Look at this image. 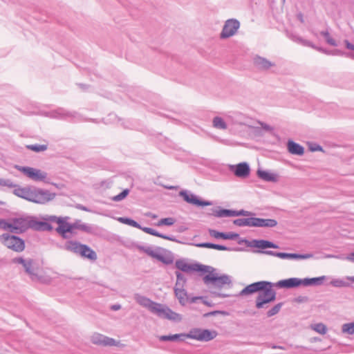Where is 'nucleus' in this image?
Returning a JSON list of instances; mask_svg holds the SVG:
<instances>
[{
	"label": "nucleus",
	"instance_id": "13d9d810",
	"mask_svg": "<svg viewBox=\"0 0 354 354\" xmlns=\"http://www.w3.org/2000/svg\"><path fill=\"white\" fill-rule=\"evenodd\" d=\"M330 284L332 286H333L334 287H342V286H345V282L342 280L336 279V280H333L330 282Z\"/></svg>",
	"mask_w": 354,
	"mask_h": 354
},
{
	"label": "nucleus",
	"instance_id": "8fccbe9b",
	"mask_svg": "<svg viewBox=\"0 0 354 354\" xmlns=\"http://www.w3.org/2000/svg\"><path fill=\"white\" fill-rule=\"evenodd\" d=\"M175 223V219L172 217H168V218H164L160 219L158 223H157L158 226L161 225H167L170 226L172 225Z\"/></svg>",
	"mask_w": 354,
	"mask_h": 354
},
{
	"label": "nucleus",
	"instance_id": "cd10ccee",
	"mask_svg": "<svg viewBox=\"0 0 354 354\" xmlns=\"http://www.w3.org/2000/svg\"><path fill=\"white\" fill-rule=\"evenodd\" d=\"M212 212L211 214L218 218L234 216V210L221 209L220 207L212 209Z\"/></svg>",
	"mask_w": 354,
	"mask_h": 354
},
{
	"label": "nucleus",
	"instance_id": "c03bdc74",
	"mask_svg": "<svg viewBox=\"0 0 354 354\" xmlns=\"http://www.w3.org/2000/svg\"><path fill=\"white\" fill-rule=\"evenodd\" d=\"M320 34L325 38L327 44H330L332 46H337L336 41L330 37V33L328 32V30H323L320 32Z\"/></svg>",
	"mask_w": 354,
	"mask_h": 354
},
{
	"label": "nucleus",
	"instance_id": "72a5a7b5",
	"mask_svg": "<svg viewBox=\"0 0 354 354\" xmlns=\"http://www.w3.org/2000/svg\"><path fill=\"white\" fill-rule=\"evenodd\" d=\"M288 37L291 40H292L293 41H295L296 43L300 44L303 46L315 48V45L311 41L304 39L303 38H301V37H299V35H297L295 33H292V32L288 33Z\"/></svg>",
	"mask_w": 354,
	"mask_h": 354
},
{
	"label": "nucleus",
	"instance_id": "7c9ffc66",
	"mask_svg": "<svg viewBox=\"0 0 354 354\" xmlns=\"http://www.w3.org/2000/svg\"><path fill=\"white\" fill-rule=\"evenodd\" d=\"M277 223L275 219L256 218V227H274Z\"/></svg>",
	"mask_w": 354,
	"mask_h": 354
},
{
	"label": "nucleus",
	"instance_id": "f8f14e48",
	"mask_svg": "<svg viewBox=\"0 0 354 354\" xmlns=\"http://www.w3.org/2000/svg\"><path fill=\"white\" fill-rule=\"evenodd\" d=\"M158 317L166 319L176 322H179L182 319L180 314L173 311L167 306L160 304V307H158L155 313Z\"/></svg>",
	"mask_w": 354,
	"mask_h": 354
},
{
	"label": "nucleus",
	"instance_id": "dca6fc26",
	"mask_svg": "<svg viewBox=\"0 0 354 354\" xmlns=\"http://www.w3.org/2000/svg\"><path fill=\"white\" fill-rule=\"evenodd\" d=\"M229 169L236 177L245 178L250 176V167L248 162H243L236 165H230Z\"/></svg>",
	"mask_w": 354,
	"mask_h": 354
},
{
	"label": "nucleus",
	"instance_id": "a18cd8bd",
	"mask_svg": "<svg viewBox=\"0 0 354 354\" xmlns=\"http://www.w3.org/2000/svg\"><path fill=\"white\" fill-rule=\"evenodd\" d=\"M342 330L344 333L348 335L354 334V322H349L344 324L342 326Z\"/></svg>",
	"mask_w": 354,
	"mask_h": 354
},
{
	"label": "nucleus",
	"instance_id": "a878e982",
	"mask_svg": "<svg viewBox=\"0 0 354 354\" xmlns=\"http://www.w3.org/2000/svg\"><path fill=\"white\" fill-rule=\"evenodd\" d=\"M257 174L260 179L266 182L276 183L278 180V176L276 174L270 173L261 169L257 170Z\"/></svg>",
	"mask_w": 354,
	"mask_h": 354
},
{
	"label": "nucleus",
	"instance_id": "a19ab883",
	"mask_svg": "<svg viewBox=\"0 0 354 354\" xmlns=\"http://www.w3.org/2000/svg\"><path fill=\"white\" fill-rule=\"evenodd\" d=\"M118 221L123 224L129 225L138 229L141 228V225L138 222L128 217H119Z\"/></svg>",
	"mask_w": 354,
	"mask_h": 354
},
{
	"label": "nucleus",
	"instance_id": "0e129e2a",
	"mask_svg": "<svg viewBox=\"0 0 354 354\" xmlns=\"http://www.w3.org/2000/svg\"><path fill=\"white\" fill-rule=\"evenodd\" d=\"M259 124H261V127H262L264 130H266V131H272V128L270 125H268V124H266V123H263V122H259Z\"/></svg>",
	"mask_w": 354,
	"mask_h": 354
},
{
	"label": "nucleus",
	"instance_id": "6e6d98bb",
	"mask_svg": "<svg viewBox=\"0 0 354 354\" xmlns=\"http://www.w3.org/2000/svg\"><path fill=\"white\" fill-rule=\"evenodd\" d=\"M234 216H252L254 215V214L252 212L246 211L244 209L241 210H234Z\"/></svg>",
	"mask_w": 354,
	"mask_h": 354
},
{
	"label": "nucleus",
	"instance_id": "4d7b16f0",
	"mask_svg": "<svg viewBox=\"0 0 354 354\" xmlns=\"http://www.w3.org/2000/svg\"><path fill=\"white\" fill-rule=\"evenodd\" d=\"M331 55H344L346 57H351V58L354 59V54L344 53H342L339 50H337V49L332 50Z\"/></svg>",
	"mask_w": 354,
	"mask_h": 354
},
{
	"label": "nucleus",
	"instance_id": "69168bd1",
	"mask_svg": "<svg viewBox=\"0 0 354 354\" xmlns=\"http://www.w3.org/2000/svg\"><path fill=\"white\" fill-rule=\"evenodd\" d=\"M344 44L346 45V48L354 51V44L349 42L348 40H344Z\"/></svg>",
	"mask_w": 354,
	"mask_h": 354
},
{
	"label": "nucleus",
	"instance_id": "f03ea898",
	"mask_svg": "<svg viewBox=\"0 0 354 354\" xmlns=\"http://www.w3.org/2000/svg\"><path fill=\"white\" fill-rule=\"evenodd\" d=\"M14 188L13 194L15 196L37 204H46L56 196L55 193L35 186L22 187L15 184Z\"/></svg>",
	"mask_w": 354,
	"mask_h": 354
},
{
	"label": "nucleus",
	"instance_id": "49530a36",
	"mask_svg": "<svg viewBox=\"0 0 354 354\" xmlns=\"http://www.w3.org/2000/svg\"><path fill=\"white\" fill-rule=\"evenodd\" d=\"M312 328L317 333L322 335H324L327 332L326 326L322 323H318L313 325Z\"/></svg>",
	"mask_w": 354,
	"mask_h": 354
},
{
	"label": "nucleus",
	"instance_id": "9d476101",
	"mask_svg": "<svg viewBox=\"0 0 354 354\" xmlns=\"http://www.w3.org/2000/svg\"><path fill=\"white\" fill-rule=\"evenodd\" d=\"M12 263L21 264L25 272L30 276L32 281H38L39 277L37 274V268L35 266V261L32 259H25L23 257H16L12 259Z\"/></svg>",
	"mask_w": 354,
	"mask_h": 354
},
{
	"label": "nucleus",
	"instance_id": "09e8293b",
	"mask_svg": "<svg viewBox=\"0 0 354 354\" xmlns=\"http://www.w3.org/2000/svg\"><path fill=\"white\" fill-rule=\"evenodd\" d=\"M259 241L258 239H253L252 241H248L247 239H241L238 241L239 244H241L243 243H245L248 247L250 248H258L259 245Z\"/></svg>",
	"mask_w": 354,
	"mask_h": 354
},
{
	"label": "nucleus",
	"instance_id": "423d86ee",
	"mask_svg": "<svg viewBox=\"0 0 354 354\" xmlns=\"http://www.w3.org/2000/svg\"><path fill=\"white\" fill-rule=\"evenodd\" d=\"M0 241L8 248L17 252H21L25 249L24 241L16 235L3 234L0 236Z\"/></svg>",
	"mask_w": 354,
	"mask_h": 354
},
{
	"label": "nucleus",
	"instance_id": "ea45409f",
	"mask_svg": "<svg viewBox=\"0 0 354 354\" xmlns=\"http://www.w3.org/2000/svg\"><path fill=\"white\" fill-rule=\"evenodd\" d=\"M12 217L8 220L0 218V228L4 230H9L10 232L12 233Z\"/></svg>",
	"mask_w": 354,
	"mask_h": 354
},
{
	"label": "nucleus",
	"instance_id": "c756f323",
	"mask_svg": "<svg viewBox=\"0 0 354 354\" xmlns=\"http://www.w3.org/2000/svg\"><path fill=\"white\" fill-rule=\"evenodd\" d=\"M74 223V227L77 230H80L90 234H93L95 232V227L92 225L84 223L80 220L75 221Z\"/></svg>",
	"mask_w": 354,
	"mask_h": 354
},
{
	"label": "nucleus",
	"instance_id": "f3484780",
	"mask_svg": "<svg viewBox=\"0 0 354 354\" xmlns=\"http://www.w3.org/2000/svg\"><path fill=\"white\" fill-rule=\"evenodd\" d=\"M134 299L138 304L147 308L153 314L155 313L158 307H160V303L153 301L149 298L140 294H136L134 295Z\"/></svg>",
	"mask_w": 354,
	"mask_h": 354
},
{
	"label": "nucleus",
	"instance_id": "4c0bfd02",
	"mask_svg": "<svg viewBox=\"0 0 354 354\" xmlns=\"http://www.w3.org/2000/svg\"><path fill=\"white\" fill-rule=\"evenodd\" d=\"M257 248L262 250L267 248H279V245L268 240L259 239Z\"/></svg>",
	"mask_w": 354,
	"mask_h": 354
},
{
	"label": "nucleus",
	"instance_id": "f257e3e1",
	"mask_svg": "<svg viewBox=\"0 0 354 354\" xmlns=\"http://www.w3.org/2000/svg\"><path fill=\"white\" fill-rule=\"evenodd\" d=\"M274 284L268 281H260L248 285L237 296L250 295L259 292L256 297L255 306L258 309L266 308V305L276 299L277 292L272 288Z\"/></svg>",
	"mask_w": 354,
	"mask_h": 354
},
{
	"label": "nucleus",
	"instance_id": "c85d7f7f",
	"mask_svg": "<svg viewBox=\"0 0 354 354\" xmlns=\"http://www.w3.org/2000/svg\"><path fill=\"white\" fill-rule=\"evenodd\" d=\"M256 218L257 217L236 218L233 221V223L239 227H256Z\"/></svg>",
	"mask_w": 354,
	"mask_h": 354
},
{
	"label": "nucleus",
	"instance_id": "79ce46f5",
	"mask_svg": "<svg viewBox=\"0 0 354 354\" xmlns=\"http://www.w3.org/2000/svg\"><path fill=\"white\" fill-rule=\"evenodd\" d=\"M201 334V328H194L192 329L187 334H185V337L200 341Z\"/></svg>",
	"mask_w": 354,
	"mask_h": 354
},
{
	"label": "nucleus",
	"instance_id": "39448f33",
	"mask_svg": "<svg viewBox=\"0 0 354 354\" xmlns=\"http://www.w3.org/2000/svg\"><path fill=\"white\" fill-rule=\"evenodd\" d=\"M33 216L27 214H19L12 217V233L22 234L32 229Z\"/></svg>",
	"mask_w": 354,
	"mask_h": 354
},
{
	"label": "nucleus",
	"instance_id": "412c9836",
	"mask_svg": "<svg viewBox=\"0 0 354 354\" xmlns=\"http://www.w3.org/2000/svg\"><path fill=\"white\" fill-rule=\"evenodd\" d=\"M53 226L46 221H38L37 217L33 216L32 230L35 231H52Z\"/></svg>",
	"mask_w": 354,
	"mask_h": 354
},
{
	"label": "nucleus",
	"instance_id": "2eb2a0df",
	"mask_svg": "<svg viewBox=\"0 0 354 354\" xmlns=\"http://www.w3.org/2000/svg\"><path fill=\"white\" fill-rule=\"evenodd\" d=\"M240 27V22L236 19H227L223 26L221 38L226 39L233 36Z\"/></svg>",
	"mask_w": 354,
	"mask_h": 354
},
{
	"label": "nucleus",
	"instance_id": "5fc2aeb1",
	"mask_svg": "<svg viewBox=\"0 0 354 354\" xmlns=\"http://www.w3.org/2000/svg\"><path fill=\"white\" fill-rule=\"evenodd\" d=\"M217 315H228L229 313L225 310H214L204 314L205 317H209L210 316Z\"/></svg>",
	"mask_w": 354,
	"mask_h": 354
},
{
	"label": "nucleus",
	"instance_id": "473e14b6",
	"mask_svg": "<svg viewBox=\"0 0 354 354\" xmlns=\"http://www.w3.org/2000/svg\"><path fill=\"white\" fill-rule=\"evenodd\" d=\"M58 227L56 228V232L59 233L63 239H71L72 236L67 234V230L64 231L67 228L68 226L71 225V223H67L64 221V218H62L61 222L58 224Z\"/></svg>",
	"mask_w": 354,
	"mask_h": 354
},
{
	"label": "nucleus",
	"instance_id": "680f3d73",
	"mask_svg": "<svg viewBox=\"0 0 354 354\" xmlns=\"http://www.w3.org/2000/svg\"><path fill=\"white\" fill-rule=\"evenodd\" d=\"M74 225H75L74 223H71V225L69 226H68L66 229L63 230L64 231L67 230V234H75L74 230H76V228L74 227Z\"/></svg>",
	"mask_w": 354,
	"mask_h": 354
},
{
	"label": "nucleus",
	"instance_id": "2f4dec72",
	"mask_svg": "<svg viewBox=\"0 0 354 354\" xmlns=\"http://www.w3.org/2000/svg\"><path fill=\"white\" fill-rule=\"evenodd\" d=\"M326 278V276H321L318 277L303 279L304 286H320L324 283Z\"/></svg>",
	"mask_w": 354,
	"mask_h": 354
},
{
	"label": "nucleus",
	"instance_id": "864d4df0",
	"mask_svg": "<svg viewBox=\"0 0 354 354\" xmlns=\"http://www.w3.org/2000/svg\"><path fill=\"white\" fill-rule=\"evenodd\" d=\"M62 218V217H57L56 216H45L42 217L43 220L46 221L48 223L49 222L57 223V224H59V222H61Z\"/></svg>",
	"mask_w": 354,
	"mask_h": 354
},
{
	"label": "nucleus",
	"instance_id": "393cba45",
	"mask_svg": "<svg viewBox=\"0 0 354 354\" xmlns=\"http://www.w3.org/2000/svg\"><path fill=\"white\" fill-rule=\"evenodd\" d=\"M287 147L289 153L291 154L302 156L304 153V147L293 140H288Z\"/></svg>",
	"mask_w": 354,
	"mask_h": 354
},
{
	"label": "nucleus",
	"instance_id": "aec40b11",
	"mask_svg": "<svg viewBox=\"0 0 354 354\" xmlns=\"http://www.w3.org/2000/svg\"><path fill=\"white\" fill-rule=\"evenodd\" d=\"M254 66L259 71H267L270 68L274 66L275 64L259 55H256L253 58Z\"/></svg>",
	"mask_w": 354,
	"mask_h": 354
},
{
	"label": "nucleus",
	"instance_id": "20e7f679",
	"mask_svg": "<svg viewBox=\"0 0 354 354\" xmlns=\"http://www.w3.org/2000/svg\"><path fill=\"white\" fill-rule=\"evenodd\" d=\"M47 116L53 119L64 120L73 122H84L83 116L77 111H71L64 108H57V109L49 111Z\"/></svg>",
	"mask_w": 354,
	"mask_h": 354
},
{
	"label": "nucleus",
	"instance_id": "6e6552de",
	"mask_svg": "<svg viewBox=\"0 0 354 354\" xmlns=\"http://www.w3.org/2000/svg\"><path fill=\"white\" fill-rule=\"evenodd\" d=\"M15 168L21 171L24 176L35 182L49 183L47 178L48 174L39 169L20 165H15Z\"/></svg>",
	"mask_w": 354,
	"mask_h": 354
},
{
	"label": "nucleus",
	"instance_id": "3c124183",
	"mask_svg": "<svg viewBox=\"0 0 354 354\" xmlns=\"http://www.w3.org/2000/svg\"><path fill=\"white\" fill-rule=\"evenodd\" d=\"M129 193V190L128 189H124L122 192H120L119 194L113 197L112 200L113 201H120L125 198Z\"/></svg>",
	"mask_w": 354,
	"mask_h": 354
},
{
	"label": "nucleus",
	"instance_id": "ddd939ff",
	"mask_svg": "<svg viewBox=\"0 0 354 354\" xmlns=\"http://www.w3.org/2000/svg\"><path fill=\"white\" fill-rule=\"evenodd\" d=\"M259 252L270 256H274L282 259H307L313 257V254H297L274 252L272 250H259Z\"/></svg>",
	"mask_w": 354,
	"mask_h": 354
},
{
	"label": "nucleus",
	"instance_id": "c9c22d12",
	"mask_svg": "<svg viewBox=\"0 0 354 354\" xmlns=\"http://www.w3.org/2000/svg\"><path fill=\"white\" fill-rule=\"evenodd\" d=\"M217 333L215 330L201 329L200 341L209 342L216 337Z\"/></svg>",
	"mask_w": 354,
	"mask_h": 354
},
{
	"label": "nucleus",
	"instance_id": "b1692460",
	"mask_svg": "<svg viewBox=\"0 0 354 354\" xmlns=\"http://www.w3.org/2000/svg\"><path fill=\"white\" fill-rule=\"evenodd\" d=\"M209 234L216 239H223L225 240H234L239 237V234L235 232L225 233L211 229L209 230Z\"/></svg>",
	"mask_w": 354,
	"mask_h": 354
},
{
	"label": "nucleus",
	"instance_id": "37998d69",
	"mask_svg": "<svg viewBox=\"0 0 354 354\" xmlns=\"http://www.w3.org/2000/svg\"><path fill=\"white\" fill-rule=\"evenodd\" d=\"M26 148L35 152H41L45 151L48 149L47 145H39V144H34V145H26Z\"/></svg>",
	"mask_w": 354,
	"mask_h": 354
},
{
	"label": "nucleus",
	"instance_id": "774afa93",
	"mask_svg": "<svg viewBox=\"0 0 354 354\" xmlns=\"http://www.w3.org/2000/svg\"><path fill=\"white\" fill-rule=\"evenodd\" d=\"M121 308V306L120 304H114L111 306V309L113 310H118Z\"/></svg>",
	"mask_w": 354,
	"mask_h": 354
},
{
	"label": "nucleus",
	"instance_id": "603ef678",
	"mask_svg": "<svg viewBox=\"0 0 354 354\" xmlns=\"http://www.w3.org/2000/svg\"><path fill=\"white\" fill-rule=\"evenodd\" d=\"M0 186L14 188L15 183L10 179L0 178Z\"/></svg>",
	"mask_w": 354,
	"mask_h": 354
},
{
	"label": "nucleus",
	"instance_id": "5701e85b",
	"mask_svg": "<svg viewBox=\"0 0 354 354\" xmlns=\"http://www.w3.org/2000/svg\"><path fill=\"white\" fill-rule=\"evenodd\" d=\"M174 292L175 297L178 300L179 304L182 306H186L188 303L189 295L187 291L185 289V287L174 288Z\"/></svg>",
	"mask_w": 354,
	"mask_h": 354
},
{
	"label": "nucleus",
	"instance_id": "4468645a",
	"mask_svg": "<svg viewBox=\"0 0 354 354\" xmlns=\"http://www.w3.org/2000/svg\"><path fill=\"white\" fill-rule=\"evenodd\" d=\"M179 196L183 197V200L187 203L197 207L209 206L213 204L212 201L201 200L197 196L187 190H181L179 192Z\"/></svg>",
	"mask_w": 354,
	"mask_h": 354
},
{
	"label": "nucleus",
	"instance_id": "338daca9",
	"mask_svg": "<svg viewBox=\"0 0 354 354\" xmlns=\"http://www.w3.org/2000/svg\"><path fill=\"white\" fill-rule=\"evenodd\" d=\"M310 150L312 151H322V147L319 145L315 144L314 147L310 146Z\"/></svg>",
	"mask_w": 354,
	"mask_h": 354
},
{
	"label": "nucleus",
	"instance_id": "0eeeda50",
	"mask_svg": "<svg viewBox=\"0 0 354 354\" xmlns=\"http://www.w3.org/2000/svg\"><path fill=\"white\" fill-rule=\"evenodd\" d=\"M214 270L212 269L208 272L209 274H206L203 278V282L207 286L212 285L215 288H218L219 289L223 288L225 285L230 286L232 285V280L230 276L227 274H223L220 277L216 276V274H214Z\"/></svg>",
	"mask_w": 354,
	"mask_h": 354
},
{
	"label": "nucleus",
	"instance_id": "e433bc0d",
	"mask_svg": "<svg viewBox=\"0 0 354 354\" xmlns=\"http://www.w3.org/2000/svg\"><path fill=\"white\" fill-rule=\"evenodd\" d=\"M176 281L174 288L185 287L187 283V279L180 271H176Z\"/></svg>",
	"mask_w": 354,
	"mask_h": 354
},
{
	"label": "nucleus",
	"instance_id": "a211bd4d",
	"mask_svg": "<svg viewBox=\"0 0 354 354\" xmlns=\"http://www.w3.org/2000/svg\"><path fill=\"white\" fill-rule=\"evenodd\" d=\"M274 284V286L279 288H295L304 286V282L303 279L292 277L280 280Z\"/></svg>",
	"mask_w": 354,
	"mask_h": 354
},
{
	"label": "nucleus",
	"instance_id": "4be33fe9",
	"mask_svg": "<svg viewBox=\"0 0 354 354\" xmlns=\"http://www.w3.org/2000/svg\"><path fill=\"white\" fill-rule=\"evenodd\" d=\"M196 246L198 248H211L218 250H225V251H240L241 250L239 248H229L223 245L212 243H200L196 244Z\"/></svg>",
	"mask_w": 354,
	"mask_h": 354
},
{
	"label": "nucleus",
	"instance_id": "de8ad7c7",
	"mask_svg": "<svg viewBox=\"0 0 354 354\" xmlns=\"http://www.w3.org/2000/svg\"><path fill=\"white\" fill-rule=\"evenodd\" d=\"M283 306V303H278L274 306H273L271 309H270L267 312V316L268 317H271L275 315H277L281 310V307Z\"/></svg>",
	"mask_w": 354,
	"mask_h": 354
},
{
	"label": "nucleus",
	"instance_id": "bf43d9fd",
	"mask_svg": "<svg viewBox=\"0 0 354 354\" xmlns=\"http://www.w3.org/2000/svg\"><path fill=\"white\" fill-rule=\"evenodd\" d=\"M211 294L214 297H221V298L229 297L230 296V295L221 293V292H217L216 290H212Z\"/></svg>",
	"mask_w": 354,
	"mask_h": 354
},
{
	"label": "nucleus",
	"instance_id": "f704fd0d",
	"mask_svg": "<svg viewBox=\"0 0 354 354\" xmlns=\"http://www.w3.org/2000/svg\"><path fill=\"white\" fill-rule=\"evenodd\" d=\"M185 337V333L180 334H174V335H161L158 337L159 340L161 342H167V341H184Z\"/></svg>",
	"mask_w": 354,
	"mask_h": 354
},
{
	"label": "nucleus",
	"instance_id": "9b49d317",
	"mask_svg": "<svg viewBox=\"0 0 354 354\" xmlns=\"http://www.w3.org/2000/svg\"><path fill=\"white\" fill-rule=\"evenodd\" d=\"M134 245L140 251L144 252L147 255L157 259L165 265H170L174 262V258L171 253L168 255H162L156 252L150 246H143L139 244H135Z\"/></svg>",
	"mask_w": 354,
	"mask_h": 354
},
{
	"label": "nucleus",
	"instance_id": "1a4fd4ad",
	"mask_svg": "<svg viewBox=\"0 0 354 354\" xmlns=\"http://www.w3.org/2000/svg\"><path fill=\"white\" fill-rule=\"evenodd\" d=\"M175 267L178 270L186 273H189L194 271L206 273L209 272L210 269L214 270V268L209 266H204L198 263L189 264L185 259L176 260L175 262Z\"/></svg>",
	"mask_w": 354,
	"mask_h": 354
},
{
	"label": "nucleus",
	"instance_id": "052dcab7",
	"mask_svg": "<svg viewBox=\"0 0 354 354\" xmlns=\"http://www.w3.org/2000/svg\"><path fill=\"white\" fill-rule=\"evenodd\" d=\"M203 299V296H196V297H189V300L188 303L189 304H194L197 302L198 300H201Z\"/></svg>",
	"mask_w": 354,
	"mask_h": 354
},
{
	"label": "nucleus",
	"instance_id": "6ab92c4d",
	"mask_svg": "<svg viewBox=\"0 0 354 354\" xmlns=\"http://www.w3.org/2000/svg\"><path fill=\"white\" fill-rule=\"evenodd\" d=\"M91 342L94 344L105 346L118 345V342L113 338L106 337L100 333H94L91 336Z\"/></svg>",
	"mask_w": 354,
	"mask_h": 354
},
{
	"label": "nucleus",
	"instance_id": "58836bf2",
	"mask_svg": "<svg viewBox=\"0 0 354 354\" xmlns=\"http://www.w3.org/2000/svg\"><path fill=\"white\" fill-rule=\"evenodd\" d=\"M213 127L218 129H226L227 128V124L224 120L218 116H216L213 118Z\"/></svg>",
	"mask_w": 354,
	"mask_h": 354
},
{
	"label": "nucleus",
	"instance_id": "e2e57ef3",
	"mask_svg": "<svg viewBox=\"0 0 354 354\" xmlns=\"http://www.w3.org/2000/svg\"><path fill=\"white\" fill-rule=\"evenodd\" d=\"M201 301L203 302V304H205L207 306H209V307L214 306V305L212 302L207 301L206 297L203 296V299H201Z\"/></svg>",
	"mask_w": 354,
	"mask_h": 354
},
{
	"label": "nucleus",
	"instance_id": "7ed1b4c3",
	"mask_svg": "<svg viewBox=\"0 0 354 354\" xmlns=\"http://www.w3.org/2000/svg\"><path fill=\"white\" fill-rule=\"evenodd\" d=\"M64 249L80 255L82 258L91 261L97 259L95 252L86 244L80 243L76 241H68L64 245Z\"/></svg>",
	"mask_w": 354,
	"mask_h": 354
},
{
	"label": "nucleus",
	"instance_id": "bb28decb",
	"mask_svg": "<svg viewBox=\"0 0 354 354\" xmlns=\"http://www.w3.org/2000/svg\"><path fill=\"white\" fill-rule=\"evenodd\" d=\"M140 230H142L143 232H146V233H147L149 234L155 236L160 237L162 239H166V240H169V241H177V240L175 238V236H169V235H165V234H161V233L157 232L156 230H155L154 229L151 228V227H142L141 226V228H140Z\"/></svg>",
	"mask_w": 354,
	"mask_h": 354
}]
</instances>
